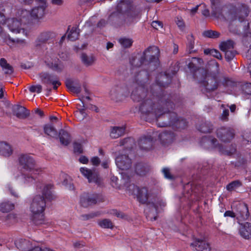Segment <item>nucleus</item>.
I'll return each instance as SVG.
<instances>
[{"instance_id":"nucleus-1","label":"nucleus","mask_w":251,"mask_h":251,"mask_svg":"<svg viewBox=\"0 0 251 251\" xmlns=\"http://www.w3.org/2000/svg\"><path fill=\"white\" fill-rule=\"evenodd\" d=\"M151 95L142 101L139 107L141 117L146 121L151 122L155 120H163L162 116L166 115L175 107L174 101L170 99V96H162L154 91L151 90Z\"/></svg>"},{"instance_id":"nucleus-2","label":"nucleus","mask_w":251,"mask_h":251,"mask_svg":"<svg viewBox=\"0 0 251 251\" xmlns=\"http://www.w3.org/2000/svg\"><path fill=\"white\" fill-rule=\"evenodd\" d=\"M53 185H45L42 189V194L35 196L30 203V210L32 213V221L35 225H39L45 223L44 211L46 206V200L51 201L55 199L51 189Z\"/></svg>"},{"instance_id":"nucleus-3","label":"nucleus","mask_w":251,"mask_h":251,"mask_svg":"<svg viewBox=\"0 0 251 251\" xmlns=\"http://www.w3.org/2000/svg\"><path fill=\"white\" fill-rule=\"evenodd\" d=\"M216 67L215 71H206L203 73L205 76L201 83L203 93H210L216 90L220 84L226 87H232L235 84L231 78L220 73L219 65L214 62Z\"/></svg>"},{"instance_id":"nucleus-4","label":"nucleus","mask_w":251,"mask_h":251,"mask_svg":"<svg viewBox=\"0 0 251 251\" xmlns=\"http://www.w3.org/2000/svg\"><path fill=\"white\" fill-rule=\"evenodd\" d=\"M141 17L140 10L134 7L128 0H122L117 6L116 12L112 13L109 19L114 18L121 20L124 25L129 26Z\"/></svg>"},{"instance_id":"nucleus-5","label":"nucleus","mask_w":251,"mask_h":251,"mask_svg":"<svg viewBox=\"0 0 251 251\" xmlns=\"http://www.w3.org/2000/svg\"><path fill=\"white\" fill-rule=\"evenodd\" d=\"M215 15H226L231 21L238 20L240 22L244 21L248 16L249 10L248 6L244 3H237L235 5H225L222 8L215 6L214 0H210Z\"/></svg>"},{"instance_id":"nucleus-6","label":"nucleus","mask_w":251,"mask_h":251,"mask_svg":"<svg viewBox=\"0 0 251 251\" xmlns=\"http://www.w3.org/2000/svg\"><path fill=\"white\" fill-rule=\"evenodd\" d=\"M149 79V72L143 70L140 71L135 76L136 82L132 85L129 84L130 90H132L131 98L134 101L140 102L143 100L148 96L151 95V89L147 91L144 86H142Z\"/></svg>"},{"instance_id":"nucleus-7","label":"nucleus","mask_w":251,"mask_h":251,"mask_svg":"<svg viewBox=\"0 0 251 251\" xmlns=\"http://www.w3.org/2000/svg\"><path fill=\"white\" fill-rule=\"evenodd\" d=\"M20 166L24 169L22 175L25 179V183L33 182L37 178V175L41 171L35 169V161L29 154H22L19 157Z\"/></svg>"},{"instance_id":"nucleus-8","label":"nucleus","mask_w":251,"mask_h":251,"mask_svg":"<svg viewBox=\"0 0 251 251\" xmlns=\"http://www.w3.org/2000/svg\"><path fill=\"white\" fill-rule=\"evenodd\" d=\"M153 51L159 52V49L156 47H150L146 49L140 56H136L130 60L131 65L135 67H139L142 65H148L154 62H156L158 57L153 54Z\"/></svg>"},{"instance_id":"nucleus-9","label":"nucleus","mask_w":251,"mask_h":251,"mask_svg":"<svg viewBox=\"0 0 251 251\" xmlns=\"http://www.w3.org/2000/svg\"><path fill=\"white\" fill-rule=\"evenodd\" d=\"M163 120H157V126L158 127L172 126L174 128L183 129L187 126V122L182 118H178L175 112L166 113L162 116Z\"/></svg>"},{"instance_id":"nucleus-10","label":"nucleus","mask_w":251,"mask_h":251,"mask_svg":"<svg viewBox=\"0 0 251 251\" xmlns=\"http://www.w3.org/2000/svg\"><path fill=\"white\" fill-rule=\"evenodd\" d=\"M172 78V76L171 74L167 72L164 74H160L157 77L156 84L151 86V91H154L162 96L168 95V94H165V92L161 87H167L171 82ZM169 96H170V99L171 100L172 97L170 95H169Z\"/></svg>"},{"instance_id":"nucleus-11","label":"nucleus","mask_w":251,"mask_h":251,"mask_svg":"<svg viewBox=\"0 0 251 251\" xmlns=\"http://www.w3.org/2000/svg\"><path fill=\"white\" fill-rule=\"evenodd\" d=\"M201 145L206 149L218 148L219 151L222 154L227 155H231L235 151V149H232L231 151L225 149L223 146L218 143L216 138L210 136L203 137L201 141Z\"/></svg>"},{"instance_id":"nucleus-12","label":"nucleus","mask_w":251,"mask_h":251,"mask_svg":"<svg viewBox=\"0 0 251 251\" xmlns=\"http://www.w3.org/2000/svg\"><path fill=\"white\" fill-rule=\"evenodd\" d=\"M130 93L129 84L120 83L114 86L110 92L111 99L116 101L122 100L124 98L128 96Z\"/></svg>"},{"instance_id":"nucleus-13","label":"nucleus","mask_w":251,"mask_h":251,"mask_svg":"<svg viewBox=\"0 0 251 251\" xmlns=\"http://www.w3.org/2000/svg\"><path fill=\"white\" fill-rule=\"evenodd\" d=\"M129 190L132 191V194L136 195L138 201L142 204L147 203L149 204L150 202L148 203L149 199L148 190L146 187L139 188L137 186L134 184L130 185Z\"/></svg>"},{"instance_id":"nucleus-14","label":"nucleus","mask_w":251,"mask_h":251,"mask_svg":"<svg viewBox=\"0 0 251 251\" xmlns=\"http://www.w3.org/2000/svg\"><path fill=\"white\" fill-rule=\"evenodd\" d=\"M216 135L221 141L229 142L234 137L235 133L231 127L222 126L217 129Z\"/></svg>"},{"instance_id":"nucleus-15","label":"nucleus","mask_w":251,"mask_h":251,"mask_svg":"<svg viewBox=\"0 0 251 251\" xmlns=\"http://www.w3.org/2000/svg\"><path fill=\"white\" fill-rule=\"evenodd\" d=\"M101 201L102 200L98 194L84 193L80 197V203L82 206L88 207Z\"/></svg>"},{"instance_id":"nucleus-16","label":"nucleus","mask_w":251,"mask_h":251,"mask_svg":"<svg viewBox=\"0 0 251 251\" xmlns=\"http://www.w3.org/2000/svg\"><path fill=\"white\" fill-rule=\"evenodd\" d=\"M40 5L33 8L30 13L32 17L35 19H40L45 15V11L47 6L46 0H36Z\"/></svg>"},{"instance_id":"nucleus-17","label":"nucleus","mask_w":251,"mask_h":251,"mask_svg":"<svg viewBox=\"0 0 251 251\" xmlns=\"http://www.w3.org/2000/svg\"><path fill=\"white\" fill-rule=\"evenodd\" d=\"M80 171L88 179L89 183H100V181L99 174L95 170H92L87 168L82 167L80 168Z\"/></svg>"},{"instance_id":"nucleus-18","label":"nucleus","mask_w":251,"mask_h":251,"mask_svg":"<svg viewBox=\"0 0 251 251\" xmlns=\"http://www.w3.org/2000/svg\"><path fill=\"white\" fill-rule=\"evenodd\" d=\"M117 167L122 170L129 169L131 166V160L127 155L121 154L115 158Z\"/></svg>"},{"instance_id":"nucleus-19","label":"nucleus","mask_w":251,"mask_h":251,"mask_svg":"<svg viewBox=\"0 0 251 251\" xmlns=\"http://www.w3.org/2000/svg\"><path fill=\"white\" fill-rule=\"evenodd\" d=\"M12 110L13 114L20 119H25L29 115V111L25 107L19 104L12 105Z\"/></svg>"},{"instance_id":"nucleus-20","label":"nucleus","mask_w":251,"mask_h":251,"mask_svg":"<svg viewBox=\"0 0 251 251\" xmlns=\"http://www.w3.org/2000/svg\"><path fill=\"white\" fill-rule=\"evenodd\" d=\"M14 150L12 146L5 141L0 142V155L8 158L13 153Z\"/></svg>"},{"instance_id":"nucleus-21","label":"nucleus","mask_w":251,"mask_h":251,"mask_svg":"<svg viewBox=\"0 0 251 251\" xmlns=\"http://www.w3.org/2000/svg\"><path fill=\"white\" fill-rule=\"evenodd\" d=\"M138 145L141 149L148 151L153 145V138L151 135L141 137L138 140Z\"/></svg>"},{"instance_id":"nucleus-22","label":"nucleus","mask_w":251,"mask_h":251,"mask_svg":"<svg viewBox=\"0 0 251 251\" xmlns=\"http://www.w3.org/2000/svg\"><path fill=\"white\" fill-rule=\"evenodd\" d=\"M8 27L13 33H19L21 31L25 32V29L22 27V24L17 19H12L8 21Z\"/></svg>"},{"instance_id":"nucleus-23","label":"nucleus","mask_w":251,"mask_h":251,"mask_svg":"<svg viewBox=\"0 0 251 251\" xmlns=\"http://www.w3.org/2000/svg\"><path fill=\"white\" fill-rule=\"evenodd\" d=\"M56 36V33L52 31H44L38 36L37 39V42L39 43L38 45L46 43L48 41L55 38Z\"/></svg>"},{"instance_id":"nucleus-24","label":"nucleus","mask_w":251,"mask_h":251,"mask_svg":"<svg viewBox=\"0 0 251 251\" xmlns=\"http://www.w3.org/2000/svg\"><path fill=\"white\" fill-rule=\"evenodd\" d=\"M41 82L47 86L51 83L57 82L55 80L58 77L57 75L50 74L48 72H41L38 75Z\"/></svg>"},{"instance_id":"nucleus-25","label":"nucleus","mask_w":251,"mask_h":251,"mask_svg":"<svg viewBox=\"0 0 251 251\" xmlns=\"http://www.w3.org/2000/svg\"><path fill=\"white\" fill-rule=\"evenodd\" d=\"M159 138L161 144L166 146L173 142L175 139V134L171 131H165L159 134Z\"/></svg>"},{"instance_id":"nucleus-26","label":"nucleus","mask_w":251,"mask_h":251,"mask_svg":"<svg viewBox=\"0 0 251 251\" xmlns=\"http://www.w3.org/2000/svg\"><path fill=\"white\" fill-rule=\"evenodd\" d=\"M191 246L195 247L197 251H210L211 250L208 243L199 239H196L194 242L192 243Z\"/></svg>"},{"instance_id":"nucleus-27","label":"nucleus","mask_w":251,"mask_h":251,"mask_svg":"<svg viewBox=\"0 0 251 251\" xmlns=\"http://www.w3.org/2000/svg\"><path fill=\"white\" fill-rule=\"evenodd\" d=\"M240 235L246 239L251 238V223L246 222L240 225L239 229Z\"/></svg>"},{"instance_id":"nucleus-28","label":"nucleus","mask_w":251,"mask_h":251,"mask_svg":"<svg viewBox=\"0 0 251 251\" xmlns=\"http://www.w3.org/2000/svg\"><path fill=\"white\" fill-rule=\"evenodd\" d=\"M126 128L122 126H111L110 127V136L113 139H116L124 135Z\"/></svg>"},{"instance_id":"nucleus-29","label":"nucleus","mask_w":251,"mask_h":251,"mask_svg":"<svg viewBox=\"0 0 251 251\" xmlns=\"http://www.w3.org/2000/svg\"><path fill=\"white\" fill-rule=\"evenodd\" d=\"M58 137L61 144L67 146L71 142V137L70 134L66 130L61 129L58 133Z\"/></svg>"},{"instance_id":"nucleus-30","label":"nucleus","mask_w":251,"mask_h":251,"mask_svg":"<svg viewBox=\"0 0 251 251\" xmlns=\"http://www.w3.org/2000/svg\"><path fill=\"white\" fill-rule=\"evenodd\" d=\"M237 212L239 217L243 220H245L248 219L250 214L247 204H240L237 208Z\"/></svg>"},{"instance_id":"nucleus-31","label":"nucleus","mask_w":251,"mask_h":251,"mask_svg":"<svg viewBox=\"0 0 251 251\" xmlns=\"http://www.w3.org/2000/svg\"><path fill=\"white\" fill-rule=\"evenodd\" d=\"M44 131L45 134L52 138H57L58 133L51 123L46 124L44 126Z\"/></svg>"},{"instance_id":"nucleus-32","label":"nucleus","mask_w":251,"mask_h":251,"mask_svg":"<svg viewBox=\"0 0 251 251\" xmlns=\"http://www.w3.org/2000/svg\"><path fill=\"white\" fill-rule=\"evenodd\" d=\"M46 64L50 69L57 72H61L63 69V66L59 59L46 62Z\"/></svg>"},{"instance_id":"nucleus-33","label":"nucleus","mask_w":251,"mask_h":251,"mask_svg":"<svg viewBox=\"0 0 251 251\" xmlns=\"http://www.w3.org/2000/svg\"><path fill=\"white\" fill-rule=\"evenodd\" d=\"M0 66L2 68V71L6 75H11L14 72L13 67L8 64L6 60L4 58L0 59Z\"/></svg>"},{"instance_id":"nucleus-34","label":"nucleus","mask_w":251,"mask_h":251,"mask_svg":"<svg viewBox=\"0 0 251 251\" xmlns=\"http://www.w3.org/2000/svg\"><path fill=\"white\" fill-rule=\"evenodd\" d=\"M198 129L202 133H209L213 130V126L210 122H203L198 126Z\"/></svg>"},{"instance_id":"nucleus-35","label":"nucleus","mask_w":251,"mask_h":251,"mask_svg":"<svg viewBox=\"0 0 251 251\" xmlns=\"http://www.w3.org/2000/svg\"><path fill=\"white\" fill-rule=\"evenodd\" d=\"M135 170L137 175L139 176H144L148 172L149 167L146 164L139 163L136 164Z\"/></svg>"},{"instance_id":"nucleus-36","label":"nucleus","mask_w":251,"mask_h":251,"mask_svg":"<svg viewBox=\"0 0 251 251\" xmlns=\"http://www.w3.org/2000/svg\"><path fill=\"white\" fill-rule=\"evenodd\" d=\"M81 59L82 63L86 66H91L95 61V58L93 55L88 56L85 53L81 54Z\"/></svg>"},{"instance_id":"nucleus-37","label":"nucleus","mask_w":251,"mask_h":251,"mask_svg":"<svg viewBox=\"0 0 251 251\" xmlns=\"http://www.w3.org/2000/svg\"><path fill=\"white\" fill-rule=\"evenodd\" d=\"M234 45L235 43L233 41L228 40L226 41L222 42L220 45V49L223 51L232 50L234 48Z\"/></svg>"},{"instance_id":"nucleus-38","label":"nucleus","mask_w":251,"mask_h":251,"mask_svg":"<svg viewBox=\"0 0 251 251\" xmlns=\"http://www.w3.org/2000/svg\"><path fill=\"white\" fill-rule=\"evenodd\" d=\"M79 29L77 27H73L68 35V39L71 41H75L78 38Z\"/></svg>"},{"instance_id":"nucleus-39","label":"nucleus","mask_w":251,"mask_h":251,"mask_svg":"<svg viewBox=\"0 0 251 251\" xmlns=\"http://www.w3.org/2000/svg\"><path fill=\"white\" fill-rule=\"evenodd\" d=\"M14 208V204L9 201L3 202L0 204V211L4 213L12 210Z\"/></svg>"},{"instance_id":"nucleus-40","label":"nucleus","mask_w":251,"mask_h":251,"mask_svg":"<svg viewBox=\"0 0 251 251\" xmlns=\"http://www.w3.org/2000/svg\"><path fill=\"white\" fill-rule=\"evenodd\" d=\"M17 248L21 251L25 250L28 245V241L25 239H20L15 242Z\"/></svg>"},{"instance_id":"nucleus-41","label":"nucleus","mask_w":251,"mask_h":251,"mask_svg":"<svg viewBox=\"0 0 251 251\" xmlns=\"http://www.w3.org/2000/svg\"><path fill=\"white\" fill-rule=\"evenodd\" d=\"M98 225L102 228H113L114 225L112 221L108 219H104L99 220Z\"/></svg>"},{"instance_id":"nucleus-42","label":"nucleus","mask_w":251,"mask_h":251,"mask_svg":"<svg viewBox=\"0 0 251 251\" xmlns=\"http://www.w3.org/2000/svg\"><path fill=\"white\" fill-rule=\"evenodd\" d=\"M202 35L205 37L216 39L220 36L221 33L217 31L207 30L202 33Z\"/></svg>"},{"instance_id":"nucleus-43","label":"nucleus","mask_w":251,"mask_h":251,"mask_svg":"<svg viewBox=\"0 0 251 251\" xmlns=\"http://www.w3.org/2000/svg\"><path fill=\"white\" fill-rule=\"evenodd\" d=\"M241 185L242 182L239 180H236L228 184L226 186V188L227 191L231 192L240 187Z\"/></svg>"},{"instance_id":"nucleus-44","label":"nucleus","mask_w":251,"mask_h":251,"mask_svg":"<svg viewBox=\"0 0 251 251\" xmlns=\"http://www.w3.org/2000/svg\"><path fill=\"white\" fill-rule=\"evenodd\" d=\"M221 108L223 109V112L220 116V119L222 121H227L228 120L229 116V110L225 104H222L221 105Z\"/></svg>"},{"instance_id":"nucleus-45","label":"nucleus","mask_w":251,"mask_h":251,"mask_svg":"<svg viewBox=\"0 0 251 251\" xmlns=\"http://www.w3.org/2000/svg\"><path fill=\"white\" fill-rule=\"evenodd\" d=\"M119 42L124 48L130 47L133 43L132 39L126 38H120L119 40Z\"/></svg>"},{"instance_id":"nucleus-46","label":"nucleus","mask_w":251,"mask_h":251,"mask_svg":"<svg viewBox=\"0 0 251 251\" xmlns=\"http://www.w3.org/2000/svg\"><path fill=\"white\" fill-rule=\"evenodd\" d=\"M179 63L178 62L172 63L170 67L167 72L170 73L172 76L175 75L179 70Z\"/></svg>"},{"instance_id":"nucleus-47","label":"nucleus","mask_w":251,"mask_h":251,"mask_svg":"<svg viewBox=\"0 0 251 251\" xmlns=\"http://www.w3.org/2000/svg\"><path fill=\"white\" fill-rule=\"evenodd\" d=\"M188 44L187 48L189 50V53H191L193 52V49L194 47V38L193 35H189L187 36Z\"/></svg>"},{"instance_id":"nucleus-48","label":"nucleus","mask_w":251,"mask_h":251,"mask_svg":"<svg viewBox=\"0 0 251 251\" xmlns=\"http://www.w3.org/2000/svg\"><path fill=\"white\" fill-rule=\"evenodd\" d=\"M100 215V213L99 211L92 212L87 214H83L80 216V217L82 220L86 221L89 219L94 218L96 217H98Z\"/></svg>"},{"instance_id":"nucleus-49","label":"nucleus","mask_w":251,"mask_h":251,"mask_svg":"<svg viewBox=\"0 0 251 251\" xmlns=\"http://www.w3.org/2000/svg\"><path fill=\"white\" fill-rule=\"evenodd\" d=\"M223 51L225 53V58L227 61H230L233 59L236 53V51L232 50Z\"/></svg>"},{"instance_id":"nucleus-50","label":"nucleus","mask_w":251,"mask_h":251,"mask_svg":"<svg viewBox=\"0 0 251 251\" xmlns=\"http://www.w3.org/2000/svg\"><path fill=\"white\" fill-rule=\"evenodd\" d=\"M162 172L166 178L171 180L175 179V176L172 175L170 172V170L168 168H163Z\"/></svg>"},{"instance_id":"nucleus-51","label":"nucleus","mask_w":251,"mask_h":251,"mask_svg":"<svg viewBox=\"0 0 251 251\" xmlns=\"http://www.w3.org/2000/svg\"><path fill=\"white\" fill-rule=\"evenodd\" d=\"M188 67L194 72H198L199 73H201V74H203L205 72L204 69H199L198 67L193 62H190L188 65Z\"/></svg>"},{"instance_id":"nucleus-52","label":"nucleus","mask_w":251,"mask_h":251,"mask_svg":"<svg viewBox=\"0 0 251 251\" xmlns=\"http://www.w3.org/2000/svg\"><path fill=\"white\" fill-rule=\"evenodd\" d=\"M73 146L74 151L75 153L80 154L83 152L82 145L80 143L74 142Z\"/></svg>"},{"instance_id":"nucleus-53","label":"nucleus","mask_w":251,"mask_h":251,"mask_svg":"<svg viewBox=\"0 0 251 251\" xmlns=\"http://www.w3.org/2000/svg\"><path fill=\"white\" fill-rule=\"evenodd\" d=\"M6 221L12 224L16 223L18 221L16 215L13 213L8 214L6 217Z\"/></svg>"},{"instance_id":"nucleus-54","label":"nucleus","mask_w":251,"mask_h":251,"mask_svg":"<svg viewBox=\"0 0 251 251\" xmlns=\"http://www.w3.org/2000/svg\"><path fill=\"white\" fill-rule=\"evenodd\" d=\"M29 90L32 92L40 93L42 90V86L41 85H32L29 87Z\"/></svg>"},{"instance_id":"nucleus-55","label":"nucleus","mask_w":251,"mask_h":251,"mask_svg":"<svg viewBox=\"0 0 251 251\" xmlns=\"http://www.w3.org/2000/svg\"><path fill=\"white\" fill-rule=\"evenodd\" d=\"M242 90L245 94L251 95V83H246L243 85Z\"/></svg>"},{"instance_id":"nucleus-56","label":"nucleus","mask_w":251,"mask_h":251,"mask_svg":"<svg viewBox=\"0 0 251 251\" xmlns=\"http://www.w3.org/2000/svg\"><path fill=\"white\" fill-rule=\"evenodd\" d=\"M112 214L116 216L118 218L121 219H126L127 216L123 212L117 211V210H113L111 212Z\"/></svg>"},{"instance_id":"nucleus-57","label":"nucleus","mask_w":251,"mask_h":251,"mask_svg":"<svg viewBox=\"0 0 251 251\" xmlns=\"http://www.w3.org/2000/svg\"><path fill=\"white\" fill-rule=\"evenodd\" d=\"M151 204L152 206L155 208V211H157L158 205L161 207H164L166 205V203L163 201V200L160 199L157 201L156 203L152 202Z\"/></svg>"},{"instance_id":"nucleus-58","label":"nucleus","mask_w":251,"mask_h":251,"mask_svg":"<svg viewBox=\"0 0 251 251\" xmlns=\"http://www.w3.org/2000/svg\"><path fill=\"white\" fill-rule=\"evenodd\" d=\"M151 26L156 29H158L159 28L163 27V24L161 22L158 21H153L151 24Z\"/></svg>"},{"instance_id":"nucleus-59","label":"nucleus","mask_w":251,"mask_h":251,"mask_svg":"<svg viewBox=\"0 0 251 251\" xmlns=\"http://www.w3.org/2000/svg\"><path fill=\"white\" fill-rule=\"evenodd\" d=\"M211 55L220 60L222 59V56L221 53L218 50L215 49H212Z\"/></svg>"},{"instance_id":"nucleus-60","label":"nucleus","mask_w":251,"mask_h":251,"mask_svg":"<svg viewBox=\"0 0 251 251\" xmlns=\"http://www.w3.org/2000/svg\"><path fill=\"white\" fill-rule=\"evenodd\" d=\"M70 91L74 93L79 94L81 91V85L78 84L76 86H73Z\"/></svg>"},{"instance_id":"nucleus-61","label":"nucleus","mask_w":251,"mask_h":251,"mask_svg":"<svg viewBox=\"0 0 251 251\" xmlns=\"http://www.w3.org/2000/svg\"><path fill=\"white\" fill-rule=\"evenodd\" d=\"M91 162L93 165L98 166L100 164V161L98 156H95L91 159Z\"/></svg>"},{"instance_id":"nucleus-62","label":"nucleus","mask_w":251,"mask_h":251,"mask_svg":"<svg viewBox=\"0 0 251 251\" xmlns=\"http://www.w3.org/2000/svg\"><path fill=\"white\" fill-rule=\"evenodd\" d=\"M73 81L71 79H67L65 81V84L67 88L70 90L73 86Z\"/></svg>"},{"instance_id":"nucleus-63","label":"nucleus","mask_w":251,"mask_h":251,"mask_svg":"<svg viewBox=\"0 0 251 251\" xmlns=\"http://www.w3.org/2000/svg\"><path fill=\"white\" fill-rule=\"evenodd\" d=\"M224 216L234 218L235 217L236 215L233 211L228 210L225 212V213H224Z\"/></svg>"},{"instance_id":"nucleus-64","label":"nucleus","mask_w":251,"mask_h":251,"mask_svg":"<svg viewBox=\"0 0 251 251\" xmlns=\"http://www.w3.org/2000/svg\"><path fill=\"white\" fill-rule=\"evenodd\" d=\"M176 25L179 28H182L184 27V24L182 20L179 19L178 18H177V20L176 21Z\"/></svg>"}]
</instances>
